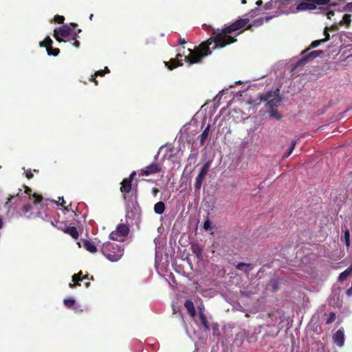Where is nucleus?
Here are the masks:
<instances>
[{"instance_id": "1", "label": "nucleus", "mask_w": 352, "mask_h": 352, "mask_svg": "<svg viewBox=\"0 0 352 352\" xmlns=\"http://www.w3.org/2000/svg\"><path fill=\"white\" fill-rule=\"evenodd\" d=\"M250 23L248 17L239 19L230 25H226L219 31V29L213 32L215 43L214 47H224L228 45L235 43L237 39L235 38L247 28Z\"/></svg>"}, {"instance_id": "2", "label": "nucleus", "mask_w": 352, "mask_h": 352, "mask_svg": "<svg viewBox=\"0 0 352 352\" xmlns=\"http://www.w3.org/2000/svg\"><path fill=\"white\" fill-rule=\"evenodd\" d=\"M215 43L214 38L212 36L205 42H202L197 48L195 50L188 49L189 55L186 56L184 60L190 65L199 63L202 59L211 54V49H215L214 46Z\"/></svg>"}, {"instance_id": "3", "label": "nucleus", "mask_w": 352, "mask_h": 352, "mask_svg": "<svg viewBox=\"0 0 352 352\" xmlns=\"http://www.w3.org/2000/svg\"><path fill=\"white\" fill-rule=\"evenodd\" d=\"M77 26L78 25L74 23H71L69 25H63L54 30L53 36L58 42H66L70 39L76 38L81 32L80 29L76 30Z\"/></svg>"}, {"instance_id": "4", "label": "nucleus", "mask_w": 352, "mask_h": 352, "mask_svg": "<svg viewBox=\"0 0 352 352\" xmlns=\"http://www.w3.org/2000/svg\"><path fill=\"white\" fill-rule=\"evenodd\" d=\"M296 2V11H311L316 9L317 6H325L327 9L329 7L336 6L338 3L335 0H293Z\"/></svg>"}, {"instance_id": "5", "label": "nucleus", "mask_w": 352, "mask_h": 352, "mask_svg": "<svg viewBox=\"0 0 352 352\" xmlns=\"http://www.w3.org/2000/svg\"><path fill=\"white\" fill-rule=\"evenodd\" d=\"M101 252L111 262L119 261L124 253V250L120 246L111 242L104 243L102 246Z\"/></svg>"}, {"instance_id": "6", "label": "nucleus", "mask_w": 352, "mask_h": 352, "mask_svg": "<svg viewBox=\"0 0 352 352\" xmlns=\"http://www.w3.org/2000/svg\"><path fill=\"white\" fill-rule=\"evenodd\" d=\"M279 92V89H277L260 95L261 101L266 103L267 109L277 108L280 104L282 98L280 96Z\"/></svg>"}, {"instance_id": "7", "label": "nucleus", "mask_w": 352, "mask_h": 352, "mask_svg": "<svg viewBox=\"0 0 352 352\" xmlns=\"http://www.w3.org/2000/svg\"><path fill=\"white\" fill-rule=\"evenodd\" d=\"M311 49L307 48L305 50H303L300 53V56H302L301 58H300L295 64L294 69L304 66L306 65L308 62L314 60L318 56L322 57L324 52L323 50H315L312 52H309Z\"/></svg>"}, {"instance_id": "8", "label": "nucleus", "mask_w": 352, "mask_h": 352, "mask_svg": "<svg viewBox=\"0 0 352 352\" xmlns=\"http://www.w3.org/2000/svg\"><path fill=\"white\" fill-rule=\"evenodd\" d=\"M129 233V226L126 224L120 223L117 226L116 230L110 233L109 238L113 241H124Z\"/></svg>"}, {"instance_id": "9", "label": "nucleus", "mask_w": 352, "mask_h": 352, "mask_svg": "<svg viewBox=\"0 0 352 352\" xmlns=\"http://www.w3.org/2000/svg\"><path fill=\"white\" fill-rule=\"evenodd\" d=\"M162 170V165L158 162H153L144 168L139 170L140 176H149L151 175L160 173Z\"/></svg>"}, {"instance_id": "10", "label": "nucleus", "mask_w": 352, "mask_h": 352, "mask_svg": "<svg viewBox=\"0 0 352 352\" xmlns=\"http://www.w3.org/2000/svg\"><path fill=\"white\" fill-rule=\"evenodd\" d=\"M293 3V0H280V1H270L265 4L264 9L265 10H271L274 7H281L283 6H289Z\"/></svg>"}, {"instance_id": "11", "label": "nucleus", "mask_w": 352, "mask_h": 352, "mask_svg": "<svg viewBox=\"0 0 352 352\" xmlns=\"http://www.w3.org/2000/svg\"><path fill=\"white\" fill-rule=\"evenodd\" d=\"M182 56V55L179 53L177 54L175 58H172L168 62H164V64L168 67V69L173 70L179 66L183 65V60L179 59Z\"/></svg>"}, {"instance_id": "12", "label": "nucleus", "mask_w": 352, "mask_h": 352, "mask_svg": "<svg viewBox=\"0 0 352 352\" xmlns=\"http://www.w3.org/2000/svg\"><path fill=\"white\" fill-rule=\"evenodd\" d=\"M132 189V182L125 178L120 183V192L122 193L124 199L126 198V194L129 193Z\"/></svg>"}, {"instance_id": "13", "label": "nucleus", "mask_w": 352, "mask_h": 352, "mask_svg": "<svg viewBox=\"0 0 352 352\" xmlns=\"http://www.w3.org/2000/svg\"><path fill=\"white\" fill-rule=\"evenodd\" d=\"M333 340L338 346L341 347L344 343V334L342 329H338L333 336Z\"/></svg>"}, {"instance_id": "14", "label": "nucleus", "mask_w": 352, "mask_h": 352, "mask_svg": "<svg viewBox=\"0 0 352 352\" xmlns=\"http://www.w3.org/2000/svg\"><path fill=\"white\" fill-rule=\"evenodd\" d=\"M63 231L70 235L74 239H77L79 236L78 229L74 226H65V228H63Z\"/></svg>"}, {"instance_id": "15", "label": "nucleus", "mask_w": 352, "mask_h": 352, "mask_svg": "<svg viewBox=\"0 0 352 352\" xmlns=\"http://www.w3.org/2000/svg\"><path fill=\"white\" fill-rule=\"evenodd\" d=\"M236 268L239 270L243 271L247 276H249L250 271L253 269L252 265L250 263H239Z\"/></svg>"}, {"instance_id": "16", "label": "nucleus", "mask_w": 352, "mask_h": 352, "mask_svg": "<svg viewBox=\"0 0 352 352\" xmlns=\"http://www.w3.org/2000/svg\"><path fill=\"white\" fill-rule=\"evenodd\" d=\"M184 307L190 316L194 317L195 316L196 312L194 307V303L192 300H186L184 302Z\"/></svg>"}, {"instance_id": "17", "label": "nucleus", "mask_w": 352, "mask_h": 352, "mask_svg": "<svg viewBox=\"0 0 352 352\" xmlns=\"http://www.w3.org/2000/svg\"><path fill=\"white\" fill-rule=\"evenodd\" d=\"M86 278H88V274L85 275L82 278H79V276H78L76 274H74L72 276V282L73 283H70L69 286L71 288H74V287H75L77 285H80L79 282L82 281V280H83L84 279H86Z\"/></svg>"}, {"instance_id": "18", "label": "nucleus", "mask_w": 352, "mask_h": 352, "mask_svg": "<svg viewBox=\"0 0 352 352\" xmlns=\"http://www.w3.org/2000/svg\"><path fill=\"white\" fill-rule=\"evenodd\" d=\"M210 132V124H208L202 133L199 136V142L201 145H204L208 138Z\"/></svg>"}, {"instance_id": "19", "label": "nucleus", "mask_w": 352, "mask_h": 352, "mask_svg": "<svg viewBox=\"0 0 352 352\" xmlns=\"http://www.w3.org/2000/svg\"><path fill=\"white\" fill-rule=\"evenodd\" d=\"M199 321H200L201 324H202V326L204 328V330L206 331H208L210 330L209 322L206 318V316H205V314H204L203 311H201L199 314Z\"/></svg>"}, {"instance_id": "20", "label": "nucleus", "mask_w": 352, "mask_h": 352, "mask_svg": "<svg viewBox=\"0 0 352 352\" xmlns=\"http://www.w3.org/2000/svg\"><path fill=\"white\" fill-rule=\"evenodd\" d=\"M83 245H84V248L87 250L89 251V252L91 253H95L97 252V248L96 246L95 245V244L91 242V241H89L88 240H85L83 241Z\"/></svg>"}, {"instance_id": "21", "label": "nucleus", "mask_w": 352, "mask_h": 352, "mask_svg": "<svg viewBox=\"0 0 352 352\" xmlns=\"http://www.w3.org/2000/svg\"><path fill=\"white\" fill-rule=\"evenodd\" d=\"M166 208L165 204L163 201H158L154 206V212L157 214H162L164 212Z\"/></svg>"}, {"instance_id": "22", "label": "nucleus", "mask_w": 352, "mask_h": 352, "mask_svg": "<svg viewBox=\"0 0 352 352\" xmlns=\"http://www.w3.org/2000/svg\"><path fill=\"white\" fill-rule=\"evenodd\" d=\"M351 274H352V263H351V265H349V267L347 269H346L344 272L340 273L339 278H338L339 280L342 281V282L348 278V276H349Z\"/></svg>"}, {"instance_id": "23", "label": "nucleus", "mask_w": 352, "mask_h": 352, "mask_svg": "<svg viewBox=\"0 0 352 352\" xmlns=\"http://www.w3.org/2000/svg\"><path fill=\"white\" fill-rule=\"evenodd\" d=\"M263 24V19L262 17L258 18L249 24L245 30H252L253 27H259Z\"/></svg>"}, {"instance_id": "24", "label": "nucleus", "mask_w": 352, "mask_h": 352, "mask_svg": "<svg viewBox=\"0 0 352 352\" xmlns=\"http://www.w3.org/2000/svg\"><path fill=\"white\" fill-rule=\"evenodd\" d=\"M191 250L194 254L198 258H200L202 256V249L201 248L197 243H193L191 245Z\"/></svg>"}, {"instance_id": "25", "label": "nucleus", "mask_w": 352, "mask_h": 352, "mask_svg": "<svg viewBox=\"0 0 352 352\" xmlns=\"http://www.w3.org/2000/svg\"><path fill=\"white\" fill-rule=\"evenodd\" d=\"M269 116L271 118H275L278 120H280L283 118L282 115L278 112L276 108L268 109Z\"/></svg>"}, {"instance_id": "26", "label": "nucleus", "mask_w": 352, "mask_h": 352, "mask_svg": "<svg viewBox=\"0 0 352 352\" xmlns=\"http://www.w3.org/2000/svg\"><path fill=\"white\" fill-rule=\"evenodd\" d=\"M206 177L201 176V175L198 174L197 177H196L195 183V190L196 191H199L202 185V182L204 180Z\"/></svg>"}, {"instance_id": "27", "label": "nucleus", "mask_w": 352, "mask_h": 352, "mask_svg": "<svg viewBox=\"0 0 352 352\" xmlns=\"http://www.w3.org/2000/svg\"><path fill=\"white\" fill-rule=\"evenodd\" d=\"M211 161L206 162L201 167L199 174L201 175V176L206 177L207 173H208L209 168L211 166Z\"/></svg>"}, {"instance_id": "28", "label": "nucleus", "mask_w": 352, "mask_h": 352, "mask_svg": "<svg viewBox=\"0 0 352 352\" xmlns=\"http://www.w3.org/2000/svg\"><path fill=\"white\" fill-rule=\"evenodd\" d=\"M351 15L349 14H344L342 16V20L339 23V25L342 26L343 25H346V26H349L351 22Z\"/></svg>"}, {"instance_id": "29", "label": "nucleus", "mask_w": 352, "mask_h": 352, "mask_svg": "<svg viewBox=\"0 0 352 352\" xmlns=\"http://www.w3.org/2000/svg\"><path fill=\"white\" fill-rule=\"evenodd\" d=\"M47 52L48 55L54 56H56L60 53L59 49L52 47V44H50V46L47 47Z\"/></svg>"}, {"instance_id": "30", "label": "nucleus", "mask_w": 352, "mask_h": 352, "mask_svg": "<svg viewBox=\"0 0 352 352\" xmlns=\"http://www.w3.org/2000/svg\"><path fill=\"white\" fill-rule=\"evenodd\" d=\"M63 303L65 307L69 309H72L74 306L76 305V300L73 298H66L64 299Z\"/></svg>"}, {"instance_id": "31", "label": "nucleus", "mask_w": 352, "mask_h": 352, "mask_svg": "<svg viewBox=\"0 0 352 352\" xmlns=\"http://www.w3.org/2000/svg\"><path fill=\"white\" fill-rule=\"evenodd\" d=\"M344 239L346 246L347 247V248H349L351 245V243H350V232L348 229H346L344 231Z\"/></svg>"}, {"instance_id": "32", "label": "nucleus", "mask_w": 352, "mask_h": 352, "mask_svg": "<svg viewBox=\"0 0 352 352\" xmlns=\"http://www.w3.org/2000/svg\"><path fill=\"white\" fill-rule=\"evenodd\" d=\"M50 44H53V41L50 36H47L43 41L39 43L40 47H45L47 48V46H50Z\"/></svg>"}, {"instance_id": "33", "label": "nucleus", "mask_w": 352, "mask_h": 352, "mask_svg": "<svg viewBox=\"0 0 352 352\" xmlns=\"http://www.w3.org/2000/svg\"><path fill=\"white\" fill-rule=\"evenodd\" d=\"M109 72H110V70L109 69V68L107 67H106L104 68V69H101V70L96 72L94 74V76L95 77L104 76L105 74L109 73Z\"/></svg>"}, {"instance_id": "34", "label": "nucleus", "mask_w": 352, "mask_h": 352, "mask_svg": "<svg viewBox=\"0 0 352 352\" xmlns=\"http://www.w3.org/2000/svg\"><path fill=\"white\" fill-rule=\"evenodd\" d=\"M296 141L292 142V146L289 148V151L283 155V158H287L292 154L293 150L294 149V148L296 146Z\"/></svg>"}, {"instance_id": "35", "label": "nucleus", "mask_w": 352, "mask_h": 352, "mask_svg": "<svg viewBox=\"0 0 352 352\" xmlns=\"http://www.w3.org/2000/svg\"><path fill=\"white\" fill-rule=\"evenodd\" d=\"M16 197H19V194H16L15 196L10 195V197L8 199V201L6 202L5 207H6L8 209H10L11 207L12 199H15Z\"/></svg>"}, {"instance_id": "36", "label": "nucleus", "mask_w": 352, "mask_h": 352, "mask_svg": "<svg viewBox=\"0 0 352 352\" xmlns=\"http://www.w3.org/2000/svg\"><path fill=\"white\" fill-rule=\"evenodd\" d=\"M336 320V314L334 312L329 313L326 320V324H331Z\"/></svg>"}, {"instance_id": "37", "label": "nucleus", "mask_w": 352, "mask_h": 352, "mask_svg": "<svg viewBox=\"0 0 352 352\" xmlns=\"http://www.w3.org/2000/svg\"><path fill=\"white\" fill-rule=\"evenodd\" d=\"M54 21L55 23H58V24H63L64 23V21H65V17L63 16H60V15H56L54 18Z\"/></svg>"}, {"instance_id": "38", "label": "nucleus", "mask_w": 352, "mask_h": 352, "mask_svg": "<svg viewBox=\"0 0 352 352\" xmlns=\"http://www.w3.org/2000/svg\"><path fill=\"white\" fill-rule=\"evenodd\" d=\"M32 196L34 199V204H38V203L41 202L42 201V199H43L42 195H38V194H37L36 192H34L32 195Z\"/></svg>"}, {"instance_id": "39", "label": "nucleus", "mask_w": 352, "mask_h": 352, "mask_svg": "<svg viewBox=\"0 0 352 352\" xmlns=\"http://www.w3.org/2000/svg\"><path fill=\"white\" fill-rule=\"evenodd\" d=\"M322 43H324L323 41H322V39H320V40H317V41H313L309 47L308 48L309 49H313V48H315V47H317L318 45H320Z\"/></svg>"}, {"instance_id": "40", "label": "nucleus", "mask_w": 352, "mask_h": 352, "mask_svg": "<svg viewBox=\"0 0 352 352\" xmlns=\"http://www.w3.org/2000/svg\"><path fill=\"white\" fill-rule=\"evenodd\" d=\"M32 207L30 204H25L23 207H22V212L25 214V213H28V212H30L31 210H32Z\"/></svg>"}, {"instance_id": "41", "label": "nucleus", "mask_w": 352, "mask_h": 352, "mask_svg": "<svg viewBox=\"0 0 352 352\" xmlns=\"http://www.w3.org/2000/svg\"><path fill=\"white\" fill-rule=\"evenodd\" d=\"M203 228L205 230H209L211 229V222L209 220H206L203 225Z\"/></svg>"}, {"instance_id": "42", "label": "nucleus", "mask_w": 352, "mask_h": 352, "mask_svg": "<svg viewBox=\"0 0 352 352\" xmlns=\"http://www.w3.org/2000/svg\"><path fill=\"white\" fill-rule=\"evenodd\" d=\"M343 10L344 11H351L352 12V2H350V3H346L344 8H343Z\"/></svg>"}, {"instance_id": "43", "label": "nucleus", "mask_w": 352, "mask_h": 352, "mask_svg": "<svg viewBox=\"0 0 352 352\" xmlns=\"http://www.w3.org/2000/svg\"><path fill=\"white\" fill-rule=\"evenodd\" d=\"M76 313L82 312V309H80V306L76 303V305L72 308Z\"/></svg>"}, {"instance_id": "44", "label": "nucleus", "mask_w": 352, "mask_h": 352, "mask_svg": "<svg viewBox=\"0 0 352 352\" xmlns=\"http://www.w3.org/2000/svg\"><path fill=\"white\" fill-rule=\"evenodd\" d=\"M327 28H326L324 31V34L325 35V38L322 39V41H323V42H326V41H329V38H330L329 34L327 32Z\"/></svg>"}, {"instance_id": "45", "label": "nucleus", "mask_w": 352, "mask_h": 352, "mask_svg": "<svg viewBox=\"0 0 352 352\" xmlns=\"http://www.w3.org/2000/svg\"><path fill=\"white\" fill-rule=\"evenodd\" d=\"M136 174H137V173H136V172H135V171H133V172L130 174L129 177H127V178H125V179L132 182H133V180L134 179V178H135V175H136Z\"/></svg>"}, {"instance_id": "46", "label": "nucleus", "mask_w": 352, "mask_h": 352, "mask_svg": "<svg viewBox=\"0 0 352 352\" xmlns=\"http://www.w3.org/2000/svg\"><path fill=\"white\" fill-rule=\"evenodd\" d=\"M25 176L28 179H32L34 177V175L31 170H28L25 173Z\"/></svg>"}, {"instance_id": "47", "label": "nucleus", "mask_w": 352, "mask_h": 352, "mask_svg": "<svg viewBox=\"0 0 352 352\" xmlns=\"http://www.w3.org/2000/svg\"><path fill=\"white\" fill-rule=\"evenodd\" d=\"M272 286V290L274 292L277 291L279 288L278 282H273Z\"/></svg>"}, {"instance_id": "48", "label": "nucleus", "mask_w": 352, "mask_h": 352, "mask_svg": "<svg viewBox=\"0 0 352 352\" xmlns=\"http://www.w3.org/2000/svg\"><path fill=\"white\" fill-rule=\"evenodd\" d=\"M326 14H327V19H331V17L333 16H334L335 12H334V11L330 10V11H328Z\"/></svg>"}, {"instance_id": "49", "label": "nucleus", "mask_w": 352, "mask_h": 352, "mask_svg": "<svg viewBox=\"0 0 352 352\" xmlns=\"http://www.w3.org/2000/svg\"><path fill=\"white\" fill-rule=\"evenodd\" d=\"M72 40L74 41V42L72 43V45L76 48L79 47L80 42L77 40V38Z\"/></svg>"}, {"instance_id": "50", "label": "nucleus", "mask_w": 352, "mask_h": 352, "mask_svg": "<svg viewBox=\"0 0 352 352\" xmlns=\"http://www.w3.org/2000/svg\"><path fill=\"white\" fill-rule=\"evenodd\" d=\"M96 77L94 76V75H92L89 78V80L90 82H94L95 83L96 85H98V80H96Z\"/></svg>"}, {"instance_id": "51", "label": "nucleus", "mask_w": 352, "mask_h": 352, "mask_svg": "<svg viewBox=\"0 0 352 352\" xmlns=\"http://www.w3.org/2000/svg\"><path fill=\"white\" fill-rule=\"evenodd\" d=\"M23 187L25 188V193H26L27 195L30 196L31 192H32V189L26 186H23Z\"/></svg>"}, {"instance_id": "52", "label": "nucleus", "mask_w": 352, "mask_h": 352, "mask_svg": "<svg viewBox=\"0 0 352 352\" xmlns=\"http://www.w3.org/2000/svg\"><path fill=\"white\" fill-rule=\"evenodd\" d=\"M159 192V189L157 188H153L152 189V194L154 197H155L157 193Z\"/></svg>"}, {"instance_id": "53", "label": "nucleus", "mask_w": 352, "mask_h": 352, "mask_svg": "<svg viewBox=\"0 0 352 352\" xmlns=\"http://www.w3.org/2000/svg\"><path fill=\"white\" fill-rule=\"evenodd\" d=\"M257 11H258V8L252 10L249 13L250 14V16H252V17L254 16V15L256 14Z\"/></svg>"}, {"instance_id": "54", "label": "nucleus", "mask_w": 352, "mask_h": 352, "mask_svg": "<svg viewBox=\"0 0 352 352\" xmlns=\"http://www.w3.org/2000/svg\"><path fill=\"white\" fill-rule=\"evenodd\" d=\"M346 294L347 296H350L352 295V285L350 288H349L346 292Z\"/></svg>"}, {"instance_id": "55", "label": "nucleus", "mask_w": 352, "mask_h": 352, "mask_svg": "<svg viewBox=\"0 0 352 352\" xmlns=\"http://www.w3.org/2000/svg\"><path fill=\"white\" fill-rule=\"evenodd\" d=\"M329 30H333V31H336L338 30V25H331L330 28H329Z\"/></svg>"}, {"instance_id": "56", "label": "nucleus", "mask_w": 352, "mask_h": 352, "mask_svg": "<svg viewBox=\"0 0 352 352\" xmlns=\"http://www.w3.org/2000/svg\"><path fill=\"white\" fill-rule=\"evenodd\" d=\"M185 43H186V41L185 40V38H180L179 39V45H183V44H185Z\"/></svg>"}, {"instance_id": "57", "label": "nucleus", "mask_w": 352, "mask_h": 352, "mask_svg": "<svg viewBox=\"0 0 352 352\" xmlns=\"http://www.w3.org/2000/svg\"><path fill=\"white\" fill-rule=\"evenodd\" d=\"M59 230H63V228H65V226H66L65 225H63V223H60L59 226L58 225H56V226Z\"/></svg>"}, {"instance_id": "58", "label": "nucleus", "mask_w": 352, "mask_h": 352, "mask_svg": "<svg viewBox=\"0 0 352 352\" xmlns=\"http://www.w3.org/2000/svg\"><path fill=\"white\" fill-rule=\"evenodd\" d=\"M59 199L61 200V203H60V205L62 206H64V205L65 204V201L64 200L63 197H59Z\"/></svg>"}, {"instance_id": "59", "label": "nucleus", "mask_w": 352, "mask_h": 352, "mask_svg": "<svg viewBox=\"0 0 352 352\" xmlns=\"http://www.w3.org/2000/svg\"><path fill=\"white\" fill-rule=\"evenodd\" d=\"M256 4L258 6H260L263 4V1L262 0H258L256 2Z\"/></svg>"}, {"instance_id": "60", "label": "nucleus", "mask_w": 352, "mask_h": 352, "mask_svg": "<svg viewBox=\"0 0 352 352\" xmlns=\"http://www.w3.org/2000/svg\"><path fill=\"white\" fill-rule=\"evenodd\" d=\"M79 278H82L84 276H82V272L80 271L78 273L76 274Z\"/></svg>"}, {"instance_id": "61", "label": "nucleus", "mask_w": 352, "mask_h": 352, "mask_svg": "<svg viewBox=\"0 0 352 352\" xmlns=\"http://www.w3.org/2000/svg\"><path fill=\"white\" fill-rule=\"evenodd\" d=\"M3 226V220L0 217V229L2 228Z\"/></svg>"}, {"instance_id": "62", "label": "nucleus", "mask_w": 352, "mask_h": 352, "mask_svg": "<svg viewBox=\"0 0 352 352\" xmlns=\"http://www.w3.org/2000/svg\"><path fill=\"white\" fill-rule=\"evenodd\" d=\"M85 285L86 287H88L90 285V283L89 282H87V283H85Z\"/></svg>"}, {"instance_id": "63", "label": "nucleus", "mask_w": 352, "mask_h": 352, "mask_svg": "<svg viewBox=\"0 0 352 352\" xmlns=\"http://www.w3.org/2000/svg\"><path fill=\"white\" fill-rule=\"evenodd\" d=\"M272 18V16H266V21H269Z\"/></svg>"}, {"instance_id": "64", "label": "nucleus", "mask_w": 352, "mask_h": 352, "mask_svg": "<svg viewBox=\"0 0 352 352\" xmlns=\"http://www.w3.org/2000/svg\"><path fill=\"white\" fill-rule=\"evenodd\" d=\"M241 3L245 4L247 3L246 0H241Z\"/></svg>"}]
</instances>
